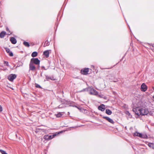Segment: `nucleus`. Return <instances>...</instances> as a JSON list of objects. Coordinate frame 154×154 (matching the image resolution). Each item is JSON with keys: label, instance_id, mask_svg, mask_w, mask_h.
I'll use <instances>...</instances> for the list:
<instances>
[{"label": "nucleus", "instance_id": "nucleus-1", "mask_svg": "<svg viewBox=\"0 0 154 154\" xmlns=\"http://www.w3.org/2000/svg\"><path fill=\"white\" fill-rule=\"evenodd\" d=\"M30 63H32L33 64H35L38 65V69H39V64L40 63V60L37 58H32L30 61Z\"/></svg>", "mask_w": 154, "mask_h": 154}, {"label": "nucleus", "instance_id": "nucleus-2", "mask_svg": "<svg viewBox=\"0 0 154 154\" xmlns=\"http://www.w3.org/2000/svg\"><path fill=\"white\" fill-rule=\"evenodd\" d=\"M134 136H137L142 138H147L148 137L147 136L146 134H142L141 133H140L137 131L134 133L133 134Z\"/></svg>", "mask_w": 154, "mask_h": 154}, {"label": "nucleus", "instance_id": "nucleus-3", "mask_svg": "<svg viewBox=\"0 0 154 154\" xmlns=\"http://www.w3.org/2000/svg\"><path fill=\"white\" fill-rule=\"evenodd\" d=\"M62 131H60L54 133L51 135H50L49 134V140L55 138L57 136H58L60 134L62 133Z\"/></svg>", "mask_w": 154, "mask_h": 154}, {"label": "nucleus", "instance_id": "nucleus-4", "mask_svg": "<svg viewBox=\"0 0 154 154\" xmlns=\"http://www.w3.org/2000/svg\"><path fill=\"white\" fill-rule=\"evenodd\" d=\"M140 111H141V112H140V116L146 115L148 114L149 112L148 109L146 108L143 109L140 108Z\"/></svg>", "mask_w": 154, "mask_h": 154}, {"label": "nucleus", "instance_id": "nucleus-5", "mask_svg": "<svg viewBox=\"0 0 154 154\" xmlns=\"http://www.w3.org/2000/svg\"><path fill=\"white\" fill-rule=\"evenodd\" d=\"M17 77V75L15 74H11L8 76V79L11 82L13 81Z\"/></svg>", "mask_w": 154, "mask_h": 154}, {"label": "nucleus", "instance_id": "nucleus-6", "mask_svg": "<svg viewBox=\"0 0 154 154\" xmlns=\"http://www.w3.org/2000/svg\"><path fill=\"white\" fill-rule=\"evenodd\" d=\"M133 111L138 116H140V112H141L140 108L139 107L134 108L133 109Z\"/></svg>", "mask_w": 154, "mask_h": 154}, {"label": "nucleus", "instance_id": "nucleus-7", "mask_svg": "<svg viewBox=\"0 0 154 154\" xmlns=\"http://www.w3.org/2000/svg\"><path fill=\"white\" fill-rule=\"evenodd\" d=\"M89 69L88 68H85L82 69L81 70V73L84 75H86L88 74Z\"/></svg>", "mask_w": 154, "mask_h": 154}, {"label": "nucleus", "instance_id": "nucleus-8", "mask_svg": "<svg viewBox=\"0 0 154 154\" xmlns=\"http://www.w3.org/2000/svg\"><path fill=\"white\" fill-rule=\"evenodd\" d=\"M89 93L91 95H96L98 94V92L97 91L91 87Z\"/></svg>", "mask_w": 154, "mask_h": 154}, {"label": "nucleus", "instance_id": "nucleus-9", "mask_svg": "<svg viewBox=\"0 0 154 154\" xmlns=\"http://www.w3.org/2000/svg\"><path fill=\"white\" fill-rule=\"evenodd\" d=\"M102 118L111 124H114V122L113 120L108 117L103 116Z\"/></svg>", "mask_w": 154, "mask_h": 154}, {"label": "nucleus", "instance_id": "nucleus-10", "mask_svg": "<svg viewBox=\"0 0 154 154\" xmlns=\"http://www.w3.org/2000/svg\"><path fill=\"white\" fill-rule=\"evenodd\" d=\"M147 86L144 83H143L141 85L140 88L141 91L145 92L147 90Z\"/></svg>", "mask_w": 154, "mask_h": 154}, {"label": "nucleus", "instance_id": "nucleus-11", "mask_svg": "<svg viewBox=\"0 0 154 154\" xmlns=\"http://www.w3.org/2000/svg\"><path fill=\"white\" fill-rule=\"evenodd\" d=\"M35 67L34 65L30 62L29 64V70L33 71L35 69Z\"/></svg>", "mask_w": 154, "mask_h": 154}, {"label": "nucleus", "instance_id": "nucleus-12", "mask_svg": "<svg viewBox=\"0 0 154 154\" xmlns=\"http://www.w3.org/2000/svg\"><path fill=\"white\" fill-rule=\"evenodd\" d=\"M98 109L99 110L104 111L105 110V106L104 104H102L98 106Z\"/></svg>", "mask_w": 154, "mask_h": 154}, {"label": "nucleus", "instance_id": "nucleus-13", "mask_svg": "<svg viewBox=\"0 0 154 154\" xmlns=\"http://www.w3.org/2000/svg\"><path fill=\"white\" fill-rule=\"evenodd\" d=\"M6 51L8 53L9 55L11 57L13 56V54L12 52L11 51L9 48H6Z\"/></svg>", "mask_w": 154, "mask_h": 154}, {"label": "nucleus", "instance_id": "nucleus-14", "mask_svg": "<svg viewBox=\"0 0 154 154\" xmlns=\"http://www.w3.org/2000/svg\"><path fill=\"white\" fill-rule=\"evenodd\" d=\"M10 41L13 44H15L17 43L16 39L14 37H11L10 38Z\"/></svg>", "mask_w": 154, "mask_h": 154}, {"label": "nucleus", "instance_id": "nucleus-15", "mask_svg": "<svg viewBox=\"0 0 154 154\" xmlns=\"http://www.w3.org/2000/svg\"><path fill=\"white\" fill-rule=\"evenodd\" d=\"M49 50H47L45 51L43 53V54L45 56L47 57H48L49 56Z\"/></svg>", "mask_w": 154, "mask_h": 154}, {"label": "nucleus", "instance_id": "nucleus-16", "mask_svg": "<svg viewBox=\"0 0 154 154\" xmlns=\"http://www.w3.org/2000/svg\"><path fill=\"white\" fill-rule=\"evenodd\" d=\"M6 34V32L5 31H2L0 33V38H3L5 35Z\"/></svg>", "mask_w": 154, "mask_h": 154}, {"label": "nucleus", "instance_id": "nucleus-17", "mask_svg": "<svg viewBox=\"0 0 154 154\" xmlns=\"http://www.w3.org/2000/svg\"><path fill=\"white\" fill-rule=\"evenodd\" d=\"M43 138L44 139H45V141H48L49 140V134L45 135H44L43 137Z\"/></svg>", "mask_w": 154, "mask_h": 154}, {"label": "nucleus", "instance_id": "nucleus-18", "mask_svg": "<svg viewBox=\"0 0 154 154\" xmlns=\"http://www.w3.org/2000/svg\"><path fill=\"white\" fill-rule=\"evenodd\" d=\"M105 112L106 114L108 115H111L112 114V111L108 109H106Z\"/></svg>", "mask_w": 154, "mask_h": 154}, {"label": "nucleus", "instance_id": "nucleus-19", "mask_svg": "<svg viewBox=\"0 0 154 154\" xmlns=\"http://www.w3.org/2000/svg\"><path fill=\"white\" fill-rule=\"evenodd\" d=\"M38 55V53L36 51H34L31 54V56L32 57H34L37 56Z\"/></svg>", "mask_w": 154, "mask_h": 154}, {"label": "nucleus", "instance_id": "nucleus-20", "mask_svg": "<svg viewBox=\"0 0 154 154\" xmlns=\"http://www.w3.org/2000/svg\"><path fill=\"white\" fill-rule=\"evenodd\" d=\"M50 43L48 40L46 41L44 44V47H45L46 46H48L50 45Z\"/></svg>", "mask_w": 154, "mask_h": 154}, {"label": "nucleus", "instance_id": "nucleus-21", "mask_svg": "<svg viewBox=\"0 0 154 154\" xmlns=\"http://www.w3.org/2000/svg\"><path fill=\"white\" fill-rule=\"evenodd\" d=\"M23 44L26 47H29L30 46L29 43L26 41H24L23 42Z\"/></svg>", "mask_w": 154, "mask_h": 154}, {"label": "nucleus", "instance_id": "nucleus-22", "mask_svg": "<svg viewBox=\"0 0 154 154\" xmlns=\"http://www.w3.org/2000/svg\"><path fill=\"white\" fill-rule=\"evenodd\" d=\"M46 78L47 80L48 81L49 80V79H51V80H54V78L53 77H51L50 76H48V75L46 76Z\"/></svg>", "mask_w": 154, "mask_h": 154}, {"label": "nucleus", "instance_id": "nucleus-23", "mask_svg": "<svg viewBox=\"0 0 154 154\" xmlns=\"http://www.w3.org/2000/svg\"><path fill=\"white\" fill-rule=\"evenodd\" d=\"M55 115H56V117L57 118L60 117L62 116V114L60 112H59L57 114H55Z\"/></svg>", "mask_w": 154, "mask_h": 154}, {"label": "nucleus", "instance_id": "nucleus-24", "mask_svg": "<svg viewBox=\"0 0 154 154\" xmlns=\"http://www.w3.org/2000/svg\"><path fill=\"white\" fill-rule=\"evenodd\" d=\"M35 87L36 88H42L41 86L40 85L37 84H35Z\"/></svg>", "mask_w": 154, "mask_h": 154}, {"label": "nucleus", "instance_id": "nucleus-25", "mask_svg": "<svg viewBox=\"0 0 154 154\" xmlns=\"http://www.w3.org/2000/svg\"><path fill=\"white\" fill-rule=\"evenodd\" d=\"M0 151L2 154H8L5 151L1 149L0 150Z\"/></svg>", "mask_w": 154, "mask_h": 154}, {"label": "nucleus", "instance_id": "nucleus-26", "mask_svg": "<svg viewBox=\"0 0 154 154\" xmlns=\"http://www.w3.org/2000/svg\"><path fill=\"white\" fill-rule=\"evenodd\" d=\"M4 64H5L6 65V66H9V65L8 64V61H4Z\"/></svg>", "mask_w": 154, "mask_h": 154}, {"label": "nucleus", "instance_id": "nucleus-27", "mask_svg": "<svg viewBox=\"0 0 154 154\" xmlns=\"http://www.w3.org/2000/svg\"><path fill=\"white\" fill-rule=\"evenodd\" d=\"M91 88V87H89L88 88H87V90H86V91H88L90 92V88Z\"/></svg>", "mask_w": 154, "mask_h": 154}, {"label": "nucleus", "instance_id": "nucleus-28", "mask_svg": "<svg viewBox=\"0 0 154 154\" xmlns=\"http://www.w3.org/2000/svg\"><path fill=\"white\" fill-rule=\"evenodd\" d=\"M152 149H154V145H148Z\"/></svg>", "mask_w": 154, "mask_h": 154}, {"label": "nucleus", "instance_id": "nucleus-29", "mask_svg": "<svg viewBox=\"0 0 154 154\" xmlns=\"http://www.w3.org/2000/svg\"><path fill=\"white\" fill-rule=\"evenodd\" d=\"M126 114L128 116L131 115V114L128 111H127L126 112Z\"/></svg>", "mask_w": 154, "mask_h": 154}, {"label": "nucleus", "instance_id": "nucleus-30", "mask_svg": "<svg viewBox=\"0 0 154 154\" xmlns=\"http://www.w3.org/2000/svg\"><path fill=\"white\" fill-rule=\"evenodd\" d=\"M63 105H64L63 104H61V105H60L58 106V108H62L63 107Z\"/></svg>", "mask_w": 154, "mask_h": 154}, {"label": "nucleus", "instance_id": "nucleus-31", "mask_svg": "<svg viewBox=\"0 0 154 154\" xmlns=\"http://www.w3.org/2000/svg\"><path fill=\"white\" fill-rule=\"evenodd\" d=\"M87 88H84L83 89V90H81V91H80V92H84V91H86V90H87Z\"/></svg>", "mask_w": 154, "mask_h": 154}, {"label": "nucleus", "instance_id": "nucleus-32", "mask_svg": "<svg viewBox=\"0 0 154 154\" xmlns=\"http://www.w3.org/2000/svg\"><path fill=\"white\" fill-rule=\"evenodd\" d=\"M6 30L7 32H10V30L8 27H6Z\"/></svg>", "mask_w": 154, "mask_h": 154}, {"label": "nucleus", "instance_id": "nucleus-33", "mask_svg": "<svg viewBox=\"0 0 154 154\" xmlns=\"http://www.w3.org/2000/svg\"><path fill=\"white\" fill-rule=\"evenodd\" d=\"M2 111V106L0 105V112Z\"/></svg>", "mask_w": 154, "mask_h": 154}, {"label": "nucleus", "instance_id": "nucleus-34", "mask_svg": "<svg viewBox=\"0 0 154 154\" xmlns=\"http://www.w3.org/2000/svg\"><path fill=\"white\" fill-rule=\"evenodd\" d=\"M77 108H78L79 110H81L82 109V108H81L80 107L78 106V107H77Z\"/></svg>", "mask_w": 154, "mask_h": 154}, {"label": "nucleus", "instance_id": "nucleus-35", "mask_svg": "<svg viewBox=\"0 0 154 154\" xmlns=\"http://www.w3.org/2000/svg\"><path fill=\"white\" fill-rule=\"evenodd\" d=\"M98 96L100 97H101V98H103V95H100V94H99L98 95Z\"/></svg>", "mask_w": 154, "mask_h": 154}, {"label": "nucleus", "instance_id": "nucleus-36", "mask_svg": "<svg viewBox=\"0 0 154 154\" xmlns=\"http://www.w3.org/2000/svg\"><path fill=\"white\" fill-rule=\"evenodd\" d=\"M72 107H78V106L76 105H72Z\"/></svg>", "mask_w": 154, "mask_h": 154}, {"label": "nucleus", "instance_id": "nucleus-37", "mask_svg": "<svg viewBox=\"0 0 154 154\" xmlns=\"http://www.w3.org/2000/svg\"><path fill=\"white\" fill-rule=\"evenodd\" d=\"M103 98H104L105 99H106L107 97L106 96H104L103 97Z\"/></svg>", "mask_w": 154, "mask_h": 154}, {"label": "nucleus", "instance_id": "nucleus-38", "mask_svg": "<svg viewBox=\"0 0 154 154\" xmlns=\"http://www.w3.org/2000/svg\"><path fill=\"white\" fill-rule=\"evenodd\" d=\"M42 68H43L44 69H45V70H46V69H45V66H42Z\"/></svg>", "mask_w": 154, "mask_h": 154}, {"label": "nucleus", "instance_id": "nucleus-39", "mask_svg": "<svg viewBox=\"0 0 154 154\" xmlns=\"http://www.w3.org/2000/svg\"><path fill=\"white\" fill-rule=\"evenodd\" d=\"M148 144H152V145H153V144H153V143H149Z\"/></svg>", "mask_w": 154, "mask_h": 154}, {"label": "nucleus", "instance_id": "nucleus-40", "mask_svg": "<svg viewBox=\"0 0 154 154\" xmlns=\"http://www.w3.org/2000/svg\"><path fill=\"white\" fill-rule=\"evenodd\" d=\"M93 68H94V66H91Z\"/></svg>", "mask_w": 154, "mask_h": 154}, {"label": "nucleus", "instance_id": "nucleus-41", "mask_svg": "<svg viewBox=\"0 0 154 154\" xmlns=\"http://www.w3.org/2000/svg\"><path fill=\"white\" fill-rule=\"evenodd\" d=\"M16 136L17 137V134H16Z\"/></svg>", "mask_w": 154, "mask_h": 154}, {"label": "nucleus", "instance_id": "nucleus-42", "mask_svg": "<svg viewBox=\"0 0 154 154\" xmlns=\"http://www.w3.org/2000/svg\"><path fill=\"white\" fill-rule=\"evenodd\" d=\"M128 27H129V29H130V26H129L128 25Z\"/></svg>", "mask_w": 154, "mask_h": 154}, {"label": "nucleus", "instance_id": "nucleus-43", "mask_svg": "<svg viewBox=\"0 0 154 154\" xmlns=\"http://www.w3.org/2000/svg\"><path fill=\"white\" fill-rule=\"evenodd\" d=\"M19 139H20V137H19Z\"/></svg>", "mask_w": 154, "mask_h": 154}, {"label": "nucleus", "instance_id": "nucleus-44", "mask_svg": "<svg viewBox=\"0 0 154 154\" xmlns=\"http://www.w3.org/2000/svg\"><path fill=\"white\" fill-rule=\"evenodd\" d=\"M153 98H154V96H153Z\"/></svg>", "mask_w": 154, "mask_h": 154}, {"label": "nucleus", "instance_id": "nucleus-45", "mask_svg": "<svg viewBox=\"0 0 154 154\" xmlns=\"http://www.w3.org/2000/svg\"><path fill=\"white\" fill-rule=\"evenodd\" d=\"M154 46L153 45H152V47H154Z\"/></svg>", "mask_w": 154, "mask_h": 154}]
</instances>
